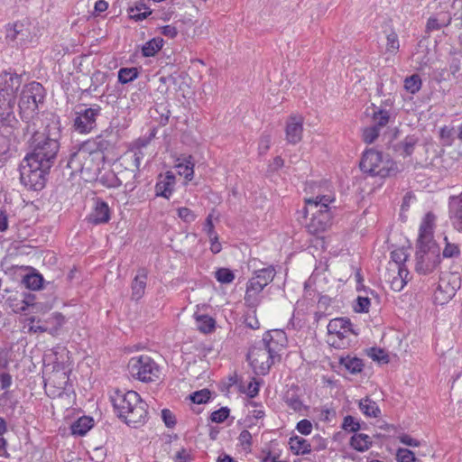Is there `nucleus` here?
<instances>
[{
  "instance_id": "obj_1",
  "label": "nucleus",
  "mask_w": 462,
  "mask_h": 462,
  "mask_svg": "<svg viewBox=\"0 0 462 462\" xmlns=\"http://www.w3.org/2000/svg\"><path fill=\"white\" fill-rule=\"evenodd\" d=\"M60 125L58 118L54 116L49 119L44 129L35 131L32 137V152L28 154L37 161H42L43 165L51 166L60 148Z\"/></svg>"
},
{
  "instance_id": "obj_2",
  "label": "nucleus",
  "mask_w": 462,
  "mask_h": 462,
  "mask_svg": "<svg viewBox=\"0 0 462 462\" xmlns=\"http://www.w3.org/2000/svg\"><path fill=\"white\" fill-rule=\"evenodd\" d=\"M115 411L127 425L137 428L147 418V404L134 391L116 390L110 397Z\"/></svg>"
},
{
  "instance_id": "obj_3",
  "label": "nucleus",
  "mask_w": 462,
  "mask_h": 462,
  "mask_svg": "<svg viewBox=\"0 0 462 462\" xmlns=\"http://www.w3.org/2000/svg\"><path fill=\"white\" fill-rule=\"evenodd\" d=\"M335 200L332 194H318L305 199L304 214L311 215L306 224L307 230L313 235H319L328 230L332 224V214L329 204Z\"/></svg>"
},
{
  "instance_id": "obj_4",
  "label": "nucleus",
  "mask_w": 462,
  "mask_h": 462,
  "mask_svg": "<svg viewBox=\"0 0 462 462\" xmlns=\"http://www.w3.org/2000/svg\"><path fill=\"white\" fill-rule=\"evenodd\" d=\"M21 84L19 75L5 71L0 73V124L10 125L14 121L16 92Z\"/></svg>"
},
{
  "instance_id": "obj_5",
  "label": "nucleus",
  "mask_w": 462,
  "mask_h": 462,
  "mask_svg": "<svg viewBox=\"0 0 462 462\" xmlns=\"http://www.w3.org/2000/svg\"><path fill=\"white\" fill-rule=\"evenodd\" d=\"M103 160L100 151L91 150L89 144L85 143L70 156L68 166L74 171H79L84 179L94 180L101 170Z\"/></svg>"
},
{
  "instance_id": "obj_6",
  "label": "nucleus",
  "mask_w": 462,
  "mask_h": 462,
  "mask_svg": "<svg viewBox=\"0 0 462 462\" xmlns=\"http://www.w3.org/2000/svg\"><path fill=\"white\" fill-rule=\"evenodd\" d=\"M44 97L45 90L42 84L32 81L23 86L18 103L22 117L27 121L33 119Z\"/></svg>"
},
{
  "instance_id": "obj_7",
  "label": "nucleus",
  "mask_w": 462,
  "mask_h": 462,
  "mask_svg": "<svg viewBox=\"0 0 462 462\" xmlns=\"http://www.w3.org/2000/svg\"><path fill=\"white\" fill-rule=\"evenodd\" d=\"M50 168L51 166L43 165L42 161H37L27 155L20 165L21 182L28 189H42L45 184V175Z\"/></svg>"
},
{
  "instance_id": "obj_8",
  "label": "nucleus",
  "mask_w": 462,
  "mask_h": 462,
  "mask_svg": "<svg viewBox=\"0 0 462 462\" xmlns=\"http://www.w3.org/2000/svg\"><path fill=\"white\" fill-rule=\"evenodd\" d=\"M359 166L363 172L382 178L389 176L395 170L393 161L373 149L363 153Z\"/></svg>"
},
{
  "instance_id": "obj_9",
  "label": "nucleus",
  "mask_w": 462,
  "mask_h": 462,
  "mask_svg": "<svg viewBox=\"0 0 462 462\" xmlns=\"http://www.w3.org/2000/svg\"><path fill=\"white\" fill-rule=\"evenodd\" d=\"M128 371L133 378L142 382H152L159 378L160 370L148 356L133 357L128 363Z\"/></svg>"
},
{
  "instance_id": "obj_10",
  "label": "nucleus",
  "mask_w": 462,
  "mask_h": 462,
  "mask_svg": "<svg viewBox=\"0 0 462 462\" xmlns=\"http://www.w3.org/2000/svg\"><path fill=\"white\" fill-rule=\"evenodd\" d=\"M102 108L94 104L89 107L78 106L74 114L73 128L79 134H89L97 126V119L101 115Z\"/></svg>"
},
{
  "instance_id": "obj_11",
  "label": "nucleus",
  "mask_w": 462,
  "mask_h": 462,
  "mask_svg": "<svg viewBox=\"0 0 462 462\" xmlns=\"http://www.w3.org/2000/svg\"><path fill=\"white\" fill-rule=\"evenodd\" d=\"M247 358L251 366L257 374H266L271 366L278 361L275 356L272 355L265 348L264 344L256 343L249 351Z\"/></svg>"
},
{
  "instance_id": "obj_12",
  "label": "nucleus",
  "mask_w": 462,
  "mask_h": 462,
  "mask_svg": "<svg viewBox=\"0 0 462 462\" xmlns=\"http://www.w3.org/2000/svg\"><path fill=\"white\" fill-rule=\"evenodd\" d=\"M352 334L351 323L344 318L333 319L328 325V343L337 348L348 344L346 338Z\"/></svg>"
},
{
  "instance_id": "obj_13",
  "label": "nucleus",
  "mask_w": 462,
  "mask_h": 462,
  "mask_svg": "<svg viewBox=\"0 0 462 462\" xmlns=\"http://www.w3.org/2000/svg\"><path fill=\"white\" fill-rule=\"evenodd\" d=\"M5 32L6 42L16 48L26 47L34 37L30 25L21 21L6 24Z\"/></svg>"
},
{
  "instance_id": "obj_14",
  "label": "nucleus",
  "mask_w": 462,
  "mask_h": 462,
  "mask_svg": "<svg viewBox=\"0 0 462 462\" xmlns=\"http://www.w3.org/2000/svg\"><path fill=\"white\" fill-rule=\"evenodd\" d=\"M416 261V271L418 273H430L439 263V251L435 245H418Z\"/></svg>"
},
{
  "instance_id": "obj_15",
  "label": "nucleus",
  "mask_w": 462,
  "mask_h": 462,
  "mask_svg": "<svg viewBox=\"0 0 462 462\" xmlns=\"http://www.w3.org/2000/svg\"><path fill=\"white\" fill-rule=\"evenodd\" d=\"M461 286V278L457 273H450L440 278L438 290L435 292L437 300L444 303L451 300Z\"/></svg>"
},
{
  "instance_id": "obj_16",
  "label": "nucleus",
  "mask_w": 462,
  "mask_h": 462,
  "mask_svg": "<svg viewBox=\"0 0 462 462\" xmlns=\"http://www.w3.org/2000/svg\"><path fill=\"white\" fill-rule=\"evenodd\" d=\"M259 342L264 344L265 348L280 360V354L287 346V337L283 330L274 329L265 333Z\"/></svg>"
},
{
  "instance_id": "obj_17",
  "label": "nucleus",
  "mask_w": 462,
  "mask_h": 462,
  "mask_svg": "<svg viewBox=\"0 0 462 462\" xmlns=\"http://www.w3.org/2000/svg\"><path fill=\"white\" fill-rule=\"evenodd\" d=\"M435 219V216L430 212L425 215L420 226L418 245H435L432 241Z\"/></svg>"
},
{
  "instance_id": "obj_18",
  "label": "nucleus",
  "mask_w": 462,
  "mask_h": 462,
  "mask_svg": "<svg viewBox=\"0 0 462 462\" xmlns=\"http://www.w3.org/2000/svg\"><path fill=\"white\" fill-rule=\"evenodd\" d=\"M303 132V118L300 116H291L286 123V140L291 144L300 142Z\"/></svg>"
},
{
  "instance_id": "obj_19",
  "label": "nucleus",
  "mask_w": 462,
  "mask_h": 462,
  "mask_svg": "<svg viewBox=\"0 0 462 462\" xmlns=\"http://www.w3.org/2000/svg\"><path fill=\"white\" fill-rule=\"evenodd\" d=\"M275 270L273 266H268L255 271L254 275L248 281V284L253 285L256 290L263 291L274 278Z\"/></svg>"
},
{
  "instance_id": "obj_20",
  "label": "nucleus",
  "mask_w": 462,
  "mask_h": 462,
  "mask_svg": "<svg viewBox=\"0 0 462 462\" xmlns=\"http://www.w3.org/2000/svg\"><path fill=\"white\" fill-rule=\"evenodd\" d=\"M175 177L173 173L167 171L163 180H159L155 185L156 195L169 199L173 191Z\"/></svg>"
},
{
  "instance_id": "obj_21",
  "label": "nucleus",
  "mask_w": 462,
  "mask_h": 462,
  "mask_svg": "<svg viewBox=\"0 0 462 462\" xmlns=\"http://www.w3.org/2000/svg\"><path fill=\"white\" fill-rule=\"evenodd\" d=\"M89 219L96 225L108 222L110 219L108 205L104 201H97L96 206L89 216Z\"/></svg>"
},
{
  "instance_id": "obj_22",
  "label": "nucleus",
  "mask_w": 462,
  "mask_h": 462,
  "mask_svg": "<svg viewBox=\"0 0 462 462\" xmlns=\"http://www.w3.org/2000/svg\"><path fill=\"white\" fill-rule=\"evenodd\" d=\"M146 282V271L144 269L139 270L132 282V298L134 300H138L144 295Z\"/></svg>"
},
{
  "instance_id": "obj_23",
  "label": "nucleus",
  "mask_w": 462,
  "mask_h": 462,
  "mask_svg": "<svg viewBox=\"0 0 462 462\" xmlns=\"http://www.w3.org/2000/svg\"><path fill=\"white\" fill-rule=\"evenodd\" d=\"M451 219L457 230H462V194L452 198L449 203Z\"/></svg>"
},
{
  "instance_id": "obj_24",
  "label": "nucleus",
  "mask_w": 462,
  "mask_h": 462,
  "mask_svg": "<svg viewBox=\"0 0 462 462\" xmlns=\"http://www.w3.org/2000/svg\"><path fill=\"white\" fill-rule=\"evenodd\" d=\"M351 448L358 452L368 450L373 444L372 438L364 433H355L349 441Z\"/></svg>"
},
{
  "instance_id": "obj_25",
  "label": "nucleus",
  "mask_w": 462,
  "mask_h": 462,
  "mask_svg": "<svg viewBox=\"0 0 462 462\" xmlns=\"http://www.w3.org/2000/svg\"><path fill=\"white\" fill-rule=\"evenodd\" d=\"M175 167L178 173L183 176L186 180H191L194 175V163L191 162V157H182L176 160Z\"/></svg>"
},
{
  "instance_id": "obj_26",
  "label": "nucleus",
  "mask_w": 462,
  "mask_h": 462,
  "mask_svg": "<svg viewBox=\"0 0 462 462\" xmlns=\"http://www.w3.org/2000/svg\"><path fill=\"white\" fill-rule=\"evenodd\" d=\"M261 292H262L261 290H256L255 287L247 283L246 291H245V303L248 308L254 310H253L254 314L255 313V308L261 302V299H262Z\"/></svg>"
},
{
  "instance_id": "obj_27",
  "label": "nucleus",
  "mask_w": 462,
  "mask_h": 462,
  "mask_svg": "<svg viewBox=\"0 0 462 462\" xmlns=\"http://www.w3.org/2000/svg\"><path fill=\"white\" fill-rule=\"evenodd\" d=\"M248 413L246 416V421L248 425H257L260 420L264 417V411L262 405H258L254 402H249L247 404Z\"/></svg>"
},
{
  "instance_id": "obj_28",
  "label": "nucleus",
  "mask_w": 462,
  "mask_h": 462,
  "mask_svg": "<svg viewBox=\"0 0 462 462\" xmlns=\"http://www.w3.org/2000/svg\"><path fill=\"white\" fill-rule=\"evenodd\" d=\"M291 450L296 455H305L311 451L310 443L299 436L291 437L289 440Z\"/></svg>"
},
{
  "instance_id": "obj_29",
  "label": "nucleus",
  "mask_w": 462,
  "mask_h": 462,
  "mask_svg": "<svg viewBox=\"0 0 462 462\" xmlns=\"http://www.w3.org/2000/svg\"><path fill=\"white\" fill-rule=\"evenodd\" d=\"M92 427L93 419L83 416L71 425V433L76 436H84Z\"/></svg>"
},
{
  "instance_id": "obj_30",
  "label": "nucleus",
  "mask_w": 462,
  "mask_h": 462,
  "mask_svg": "<svg viewBox=\"0 0 462 462\" xmlns=\"http://www.w3.org/2000/svg\"><path fill=\"white\" fill-rule=\"evenodd\" d=\"M359 409L367 417L377 418L381 414L377 403L369 397H365L359 402Z\"/></svg>"
},
{
  "instance_id": "obj_31",
  "label": "nucleus",
  "mask_w": 462,
  "mask_h": 462,
  "mask_svg": "<svg viewBox=\"0 0 462 462\" xmlns=\"http://www.w3.org/2000/svg\"><path fill=\"white\" fill-rule=\"evenodd\" d=\"M409 272L405 266H400L397 274L390 281L391 288L394 291H401L407 283Z\"/></svg>"
},
{
  "instance_id": "obj_32",
  "label": "nucleus",
  "mask_w": 462,
  "mask_h": 462,
  "mask_svg": "<svg viewBox=\"0 0 462 462\" xmlns=\"http://www.w3.org/2000/svg\"><path fill=\"white\" fill-rule=\"evenodd\" d=\"M197 328L203 333H210L215 328V319L208 315H199L195 313Z\"/></svg>"
},
{
  "instance_id": "obj_33",
  "label": "nucleus",
  "mask_w": 462,
  "mask_h": 462,
  "mask_svg": "<svg viewBox=\"0 0 462 462\" xmlns=\"http://www.w3.org/2000/svg\"><path fill=\"white\" fill-rule=\"evenodd\" d=\"M285 402L294 411L300 412L305 410V405L296 394L295 391L289 390L284 396Z\"/></svg>"
},
{
  "instance_id": "obj_34",
  "label": "nucleus",
  "mask_w": 462,
  "mask_h": 462,
  "mask_svg": "<svg viewBox=\"0 0 462 462\" xmlns=\"http://www.w3.org/2000/svg\"><path fill=\"white\" fill-rule=\"evenodd\" d=\"M143 158V154L141 151L127 152L125 155L124 160L125 163L128 166L133 167L132 171L134 172V177L135 176V172L139 171V167L141 165V161Z\"/></svg>"
},
{
  "instance_id": "obj_35",
  "label": "nucleus",
  "mask_w": 462,
  "mask_h": 462,
  "mask_svg": "<svg viewBox=\"0 0 462 462\" xmlns=\"http://www.w3.org/2000/svg\"><path fill=\"white\" fill-rule=\"evenodd\" d=\"M163 46V40L161 38H153L146 42L143 47V54L145 57H152L159 51Z\"/></svg>"
},
{
  "instance_id": "obj_36",
  "label": "nucleus",
  "mask_w": 462,
  "mask_h": 462,
  "mask_svg": "<svg viewBox=\"0 0 462 462\" xmlns=\"http://www.w3.org/2000/svg\"><path fill=\"white\" fill-rule=\"evenodd\" d=\"M341 365L351 374H357L362 371L363 361L357 357L346 356L341 359Z\"/></svg>"
},
{
  "instance_id": "obj_37",
  "label": "nucleus",
  "mask_w": 462,
  "mask_h": 462,
  "mask_svg": "<svg viewBox=\"0 0 462 462\" xmlns=\"http://www.w3.org/2000/svg\"><path fill=\"white\" fill-rule=\"evenodd\" d=\"M128 13L130 18L135 21H142L151 14L149 8L143 4H139L134 7H130Z\"/></svg>"
},
{
  "instance_id": "obj_38",
  "label": "nucleus",
  "mask_w": 462,
  "mask_h": 462,
  "mask_svg": "<svg viewBox=\"0 0 462 462\" xmlns=\"http://www.w3.org/2000/svg\"><path fill=\"white\" fill-rule=\"evenodd\" d=\"M43 278L39 273H31L23 277V282L30 290H39L42 288Z\"/></svg>"
},
{
  "instance_id": "obj_39",
  "label": "nucleus",
  "mask_w": 462,
  "mask_h": 462,
  "mask_svg": "<svg viewBox=\"0 0 462 462\" xmlns=\"http://www.w3.org/2000/svg\"><path fill=\"white\" fill-rule=\"evenodd\" d=\"M421 79L418 74H413L404 80V88L411 93H417L421 88Z\"/></svg>"
},
{
  "instance_id": "obj_40",
  "label": "nucleus",
  "mask_w": 462,
  "mask_h": 462,
  "mask_svg": "<svg viewBox=\"0 0 462 462\" xmlns=\"http://www.w3.org/2000/svg\"><path fill=\"white\" fill-rule=\"evenodd\" d=\"M138 77L136 68H122L118 71V80L122 84L129 83Z\"/></svg>"
},
{
  "instance_id": "obj_41",
  "label": "nucleus",
  "mask_w": 462,
  "mask_h": 462,
  "mask_svg": "<svg viewBox=\"0 0 462 462\" xmlns=\"http://www.w3.org/2000/svg\"><path fill=\"white\" fill-rule=\"evenodd\" d=\"M12 123L13 122H11L10 125L0 124V125L5 127L4 134L0 135V155L6 154L9 151L10 141H9L7 135L10 134L12 132L11 131Z\"/></svg>"
},
{
  "instance_id": "obj_42",
  "label": "nucleus",
  "mask_w": 462,
  "mask_h": 462,
  "mask_svg": "<svg viewBox=\"0 0 462 462\" xmlns=\"http://www.w3.org/2000/svg\"><path fill=\"white\" fill-rule=\"evenodd\" d=\"M215 278L220 283L228 284L235 280V274L228 268H219L215 272Z\"/></svg>"
},
{
  "instance_id": "obj_43",
  "label": "nucleus",
  "mask_w": 462,
  "mask_h": 462,
  "mask_svg": "<svg viewBox=\"0 0 462 462\" xmlns=\"http://www.w3.org/2000/svg\"><path fill=\"white\" fill-rule=\"evenodd\" d=\"M389 118L390 116L386 110H378L377 112H374L373 125H376L380 130L388 124Z\"/></svg>"
},
{
  "instance_id": "obj_44",
  "label": "nucleus",
  "mask_w": 462,
  "mask_h": 462,
  "mask_svg": "<svg viewBox=\"0 0 462 462\" xmlns=\"http://www.w3.org/2000/svg\"><path fill=\"white\" fill-rule=\"evenodd\" d=\"M407 258L408 255L403 249H396L391 253V259L397 270L400 268V266H404V263L406 262Z\"/></svg>"
},
{
  "instance_id": "obj_45",
  "label": "nucleus",
  "mask_w": 462,
  "mask_h": 462,
  "mask_svg": "<svg viewBox=\"0 0 462 462\" xmlns=\"http://www.w3.org/2000/svg\"><path fill=\"white\" fill-rule=\"evenodd\" d=\"M396 460L398 462H417L415 454L408 448H399L396 452Z\"/></svg>"
},
{
  "instance_id": "obj_46",
  "label": "nucleus",
  "mask_w": 462,
  "mask_h": 462,
  "mask_svg": "<svg viewBox=\"0 0 462 462\" xmlns=\"http://www.w3.org/2000/svg\"><path fill=\"white\" fill-rule=\"evenodd\" d=\"M415 141L411 137H407L398 145L397 151L403 156L411 155L413 152Z\"/></svg>"
},
{
  "instance_id": "obj_47",
  "label": "nucleus",
  "mask_w": 462,
  "mask_h": 462,
  "mask_svg": "<svg viewBox=\"0 0 462 462\" xmlns=\"http://www.w3.org/2000/svg\"><path fill=\"white\" fill-rule=\"evenodd\" d=\"M445 241L446 245L443 250V256L445 258L458 257L460 255L459 246L457 244L448 242L447 237H445Z\"/></svg>"
},
{
  "instance_id": "obj_48",
  "label": "nucleus",
  "mask_w": 462,
  "mask_h": 462,
  "mask_svg": "<svg viewBox=\"0 0 462 462\" xmlns=\"http://www.w3.org/2000/svg\"><path fill=\"white\" fill-rule=\"evenodd\" d=\"M371 300L367 295H359L356 299V303L354 306V310L356 312L366 313L369 310Z\"/></svg>"
},
{
  "instance_id": "obj_49",
  "label": "nucleus",
  "mask_w": 462,
  "mask_h": 462,
  "mask_svg": "<svg viewBox=\"0 0 462 462\" xmlns=\"http://www.w3.org/2000/svg\"><path fill=\"white\" fill-rule=\"evenodd\" d=\"M380 130L376 125H371L364 129L363 140L366 143H373L378 137Z\"/></svg>"
},
{
  "instance_id": "obj_50",
  "label": "nucleus",
  "mask_w": 462,
  "mask_h": 462,
  "mask_svg": "<svg viewBox=\"0 0 462 462\" xmlns=\"http://www.w3.org/2000/svg\"><path fill=\"white\" fill-rule=\"evenodd\" d=\"M368 356L373 359L382 363H388L389 357L386 352L382 348L372 347L368 351Z\"/></svg>"
},
{
  "instance_id": "obj_51",
  "label": "nucleus",
  "mask_w": 462,
  "mask_h": 462,
  "mask_svg": "<svg viewBox=\"0 0 462 462\" xmlns=\"http://www.w3.org/2000/svg\"><path fill=\"white\" fill-rule=\"evenodd\" d=\"M210 398V392L207 389L195 392L190 395V400L194 403L201 404L207 402Z\"/></svg>"
},
{
  "instance_id": "obj_52",
  "label": "nucleus",
  "mask_w": 462,
  "mask_h": 462,
  "mask_svg": "<svg viewBox=\"0 0 462 462\" xmlns=\"http://www.w3.org/2000/svg\"><path fill=\"white\" fill-rule=\"evenodd\" d=\"M229 409L226 407H222L217 411H215L211 413L210 419L213 422L221 423L225 421L229 416Z\"/></svg>"
},
{
  "instance_id": "obj_53",
  "label": "nucleus",
  "mask_w": 462,
  "mask_h": 462,
  "mask_svg": "<svg viewBox=\"0 0 462 462\" xmlns=\"http://www.w3.org/2000/svg\"><path fill=\"white\" fill-rule=\"evenodd\" d=\"M52 320L54 326L50 328V334L56 335L58 330L62 327L65 323V318L60 313H54L48 321Z\"/></svg>"
},
{
  "instance_id": "obj_54",
  "label": "nucleus",
  "mask_w": 462,
  "mask_h": 462,
  "mask_svg": "<svg viewBox=\"0 0 462 462\" xmlns=\"http://www.w3.org/2000/svg\"><path fill=\"white\" fill-rule=\"evenodd\" d=\"M400 47L398 36L396 33L393 32L388 34L387 36V44L386 50L389 52H396Z\"/></svg>"
},
{
  "instance_id": "obj_55",
  "label": "nucleus",
  "mask_w": 462,
  "mask_h": 462,
  "mask_svg": "<svg viewBox=\"0 0 462 462\" xmlns=\"http://www.w3.org/2000/svg\"><path fill=\"white\" fill-rule=\"evenodd\" d=\"M178 216L184 222L190 223L196 219L195 213L188 208H178Z\"/></svg>"
},
{
  "instance_id": "obj_56",
  "label": "nucleus",
  "mask_w": 462,
  "mask_h": 462,
  "mask_svg": "<svg viewBox=\"0 0 462 462\" xmlns=\"http://www.w3.org/2000/svg\"><path fill=\"white\" fill-rule=\"evenodd\" d=\"M343 429L352 432H356L360 429V424L352 416H346L344 419Z\"/></svg>"
},
{
  "instance_id": "obj_57",
  "label": "nucleus",
  "mask_w": 462,
  "mask_h": 462,
  "mask_svg": "<svg viewBox=\"0 0 462 462\" xmlns=\"http://www.w3.org/2000/svg\"><path fill=\"white\" fill-rule=\"evenodd\" d=\"M271 135L269 134H263L259 141V152L260 154L266 153L271 145Z\"/></svg>"
},
{
  "instance_id": "obj_58",
  "label": "nucleus",
  "mask_w": 462,
  "mask_h": 462,
  "mask_svg": "<svg viewBox=\"0 0 462 462\" xmlns=\"http://www.w3.org/2000/svg\"><path fill=\"white\" fill-rule=\"evenodd\" d=\"M162 419L168 428H173L176 424L175 416L170 410L162 411Z\"/></svg>"
},
{
  "instance_id": "obj_59",
  "label": "nucleus",
  "mask_w": 462,
  "mask_h": 462,
  "mask_svg": "<svg viewBox=\"0 0 462 462\" xmlns=\"http://www.w3.org/2000/svg\"><path fill=\"white\" fill-rule=\"evenodd\" d=\"M296 429L300 433L309 435L312 430V423L309 420L303 419L297 423Z\"/></svg>"
},
{
  "instance_id": "obj_60",
  "label": "nucleus",
  "mask_w": 462,
  "mask_h": 462,
  "mask_svg": "<svg viewBox=\"0 0 462 462\" xmlns=\"http://www.w3.org/2000/svg\"><path fill=\"white\" fill-rule=\"evenodd\" d=\"M161 33L170 39H173L178 34V29L174 25H165L160 28Z\"/></svg>"
},
{
  "instance_id": "obj_61",
  "label": "nucleus",
  "mask_w": 462,
  "mask_h": 462,
  "mask_svg": "<svg viewBox=\"0 0 462 462\" xmlns=\"http://www.w3.org/2000/svg\"><path fill=\"white\" fill-rule=\"evenodd\" d=\"M174 460L175 462H190V454L187 449L181 448L176 453Z\"/></svg>"
},
{
  "instance_id": "obj_62",
  "label": "nucleus",
  "mask_w": 462,
  "mask_h": 462,
  "mask_svg": "<svg viewBox=\"0 0 462 462\" xmlns=\"http://www.w3.org/2000/svg\"><path fill=\"white\" fill-rule=\"evenodd\" d=\"M204 230L206 231L209 238L217 239V233L214 230V226L210 216L208 217L206 220Z\"/></svg>"
},
{
  "instance_id": "obj_63",
  "label": "nucleus",
  "mask_w": 462,
  "mask_h": 462,
  "mask_svg": "<svg viewBox=\"0 0 462 462\" xmlns=\"http://www.w3.org/2000/svg\"><path fill=\"white\" fill-rule=\"evenodd\" d=\"M8 228V215L3 208L0 209V232H4Z\"/></svg>"
},
{
  "instance_id": "obj_64",
  "label": "nucleus",
  "mask_w": 462,
  "mask_h": 462,
  "mask_svg": "<svg viewBox=\"0 0 462 462\" xmlns=\"http://www.w3.org/2000/svg\"><path fill=\"white\" fill-rule=\"evenodd\" d=\"M0 383L2 389H7L12 384V376L7 373H2L0 374Z\"/></svg>"
}]
</instances>
